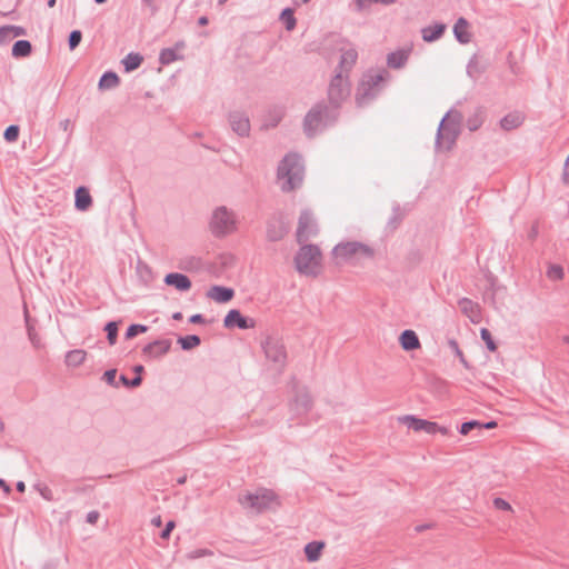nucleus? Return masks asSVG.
<instances>
[{
	"mask_svg": "<svg viewBox=\"0 0 569 569\" xmlns=\"http://www.w3.org/2000/svg\"><path fill=\"white\" fill-rule=\"evenodd\" d=\"M376 256L375 248L366 242L348 240L337 243L330 252V262L336 267L359 266L372 260Z\"/></svg>",
	"mask_w": 569,
	"mask_h": 569,
	"instance_id": "f257e3e1",
	"label": "nucleus"
},
{
	"mask_svg": "<svg viewBox=\"0 0 569 569\" xmlns=\"http://www.w3.org/2000/svg\"><path fill=\"white\" fill-rule=\"evenodd\" d=\"M302 181V167L296 154H288L278 168V183L283 191H291Z\"/></svg>",
	"mask_w": 569,
	"mask_h": 569,
	"instance_id": "f03ea898",
	"label": "nucleus"
},
{
	"mask_svg": "<svg viewBox=\"0 0 569 569\" xmlns=\"http://www.w3.org/2000/svg\"><path fill=\"white\" fill-rule=\"evenodd\" d=\"M298 272L306 276H317L322 269V253L315 244L302 246L295 257Z\"/></svg>",
	"mask_w": 569,
	"mask_h": 569,
	"instance_id": "7ed1b4c3",
	"label": "nucleus"
},
{
	"mask_svg": "<svg viewBox=\"0 0 569 569\" xmlns=\"http://www.w3.org/2000/svg\"><path fill=\"white\" fill-rule=\"evenodd\" d=\"M210 229L217 236H226L236 231L237 219L234 213L226 207L217 208L212 213Z\"/></svg>",
	"mask_w": 569,
	"mask_h": 569,
	"instance_id": "20e7f679",
	"label": "nucleus"
},
{
	"mask_svg": "<svg viewBox=\"0 0 569 569\" xmlns=\"http://www.w3.org/2000/svg\"><path fill=\"white\" fill-rule=\"evenodd\" d=\"M398 422L413 432H426L428 435H447L448 429L439 426L437 422L420 419L416 416L406 415L398 418Z\"/></svg>",
	"mask_w": 569,
	"mask_h": 569,
	"instance_id": "39448f33",
	"label": "nucleus"
},
{
	"mask_svg": "<svg viewBox=\"0 0 569 569\" xmlns=\"http://www.w3.org/2000/svg\"><path fill=\"white\" fill-rule=\"evenodd\" d=\"M242 503L257 511H261L277 506L279 502L274 492L268 489H259L254 493L246 495L242 499Z\"/></svg>",
	"mask_w": 569,
	"mask_h": 569,
	"instance_id": "423d86ee",
	"label": "nucleus"
},
{
	"mask_svg": "<svg viewBox=\"0 0 569 569\" xmlns=\"http://www.w3.org/2000/svg\"><path fill=\"white\" fill-rule=\"evenodd\" d=\"M458 136V121L447 116L440 123L438 131V142L441 148L449 149Z\"/></svg>",
	"mask_w": 569,
	"mask_h": 569,
	"instance_id": "0eeeda50",
	"label": "nucleus"
},
{
	"mask_svg": "<svg viewBox=\"0 0 569 569\" xmlns=\"http://www.w3.org/2000/svg\"><path fill=\"white\" fill-rule=\"evenodd\" d=\"M318 233V227L313 216L309 211H302L297 228L298 242L306 241Z\"/></svg>",
	"mask_w": 569,
	"mask_h": 569,
	"instance_id": "6e6552de",
	"label": "nucleus"
},
{
	"mask_svg": "<svg viewBox=\"0 0 569 569\" xmlns=\"http://www.w3.org/2000/svg\"><path fill=\"white\" fill-rule=\"evenodd\" d=\"M348 94V84L345 77L338 74L330 84L329 97L332 102L338 103Z\"/></svg>",
	"mask_w": 569,
	"mask_h": 569,
	"instance_id": "1a4fd4ad",
	"label": "nucleus"
},
{
	"mask_svg": "<svg viewBox=\"0 0 569 569\" xmlns=\"http://www.w3.org/2000/svg\"><path fill=\"white\" fill-rule=\"evenodd\" d=\"M459 307L462 313L466 315L471 322L479 323L481 321V309L478 303L465 298L459 301Z\"/></svg>",
	"mask_w": 569,
	"mask_h": 569,
	"instance_id": "9d476101",
	"label": "nucleus"
},
{
	"mask_svg": "<svg viewBox=\"0 0 569 569\" xmlns=\"http://www.w3.org/2000/svg\"><path fill=\"white\" fill-rule=\"evenodd\" d=\"M399 343L405 351H413L421 348L419 337L411 329H407L400 333Z\"/></svg>",
	"mask_w": 569,
	"mask_h": 569,
	"instance_id": "9b49d317",
	"label": "nucleus"
},
{
	"mask_svg": "<svg viewBox=\"0 0 569 569\" xmlns=\"http://www.w3.org/2000/svg\"><path fill=\"white\" fill-rule=\"evenodd\" d=\"M224 327L233 328L238 327L240 329H248L254 326L253 321H248L238 310H230L224 318Z\"/></svg>",
	"mask_w": 569,
	"mask_h": 569,
	"instance_id": "f8f14e48",
	"label": "nucleus"
},
{
	"mask_svg": "<svg viewBox=\"0 0 569 569\" xmlns=\"http://www.w3.org/2000/svg\"><path fill=\"white\" fill-rule=\"evenodd\" d=\"M171 347L169 340H158L144 347L143 353L151 358H159L166 355Z\"/></svg>",
	"mask_w": 569,
	"mask_h": 569,
	"instance_id": "ddd939ff",
	"label": "nucleus"
},
{
	"mask_svg": "<svg viewBox=\"0 0 569 569\" xmlns=\"http://www.w3.org/2000/svg\"><path fill=\"white\" fill-rule=\"evenodd\" d=\"M231 127L234 132H237L240 136H247L250 131V122L249 119L239 112L232 113L231 118Z\"/></svg>",
	"mask_w": 569,
	"mask_h": 569,
	"instance_id": "4468645a",
	"label": "nucleus"
},
{
	"mask_svg": "<svg viewBox=\"0 0 569 569\" xmlns=\"http://www.w3.org/2000/svg\"><path fill=\"white\" fill-rule=\"evenodd\" d=\"M164 282L181 291L189 290L191 287L189 278L182 273H169L166 276Z\"/></svg>",
	"mask_w": 569,
	"mask_h": 569,
	"instance_id": "2eb2a0df",
	"label": "nucleus"
},
{
	"mask_svg": "<svg viewBox=\"0 0 569 569\" xmlns=\"http://www.w3.org/2000/svg\"><path fill=\"white\" fill-rule=\"evenodd\" d=\"M326 547L323 541H311L305 547V555L309 562H316L321 558L322 551Z\"/></svg>",
	"mask_w": 569,
	"mask_h": 569,
	"instance_id": "dca6fc26",
	"label": "nucleus"
},
{
	"mask_svg": "<svg viewBox=\"0 0 569 569\" xmlns=\"http://www.w3.org/2000/svg\"><path fill=\"white\" fill-rule=\"evenodd\" d=\"M208 297L217 302H228L233 297V290L226 287L214 286L208 291Z\"/></svg>",
	"mask_w": 569,
	"mask_h": 569,
	"instance_id": "f3484780",
	"label": "nucleus"
},
{
	"mask_svg": "<svg viewBox=\"0 0 569 569\" xmlns=\"http://www.w3.org/2000/svg\"><path fill=\"white\" fill-rule=\"evenodd\" d=\"M266 355L276 363H282L286 359V351L282 345L277 342H268L266 346Z\"/></svg>",
	"mask_w": 569,
	"mask_h": 569,
	"instance_id": "a211bd4d",
	"label": "nucleus"
},
{
	"mask_svg": "<svg viewBox=\"0 0 569 569\" xmlns=\"http://www.w3.org/2000/svg\"><path fill=\"white\" fill-rule=\"evenodd\" d=\"M453 32H455L456 38L461 43H468L471 40L470 26L467 22V20H465L463 18H460L456 22V24L453 27Z\"/></svg>",
	"mask_w": 569,
	"mask_h": 569,
	"instance_id": "6ab92c4d",
	"label": "nucleus"
},
{
	"mask_svg": "<svg viewBox=\"0 0 569 569\" xmlns=\"http://www.w3.org/2000/svg\"><path fill=\"white\" fill-rule=\"evenodd\" d=\"M76 208L80 211H86L92 204V198L89 190L84 187H79L76 190Z\"/></svg>",
	"mask_w": 569,
	"mask_h": 569,
	"instance_id": "aec40b11",
	"label": "nucleus"
},
{
	"mask_svg": "<svg viewBox=\"0 0 569 569\" xmlns=\"http://www.w3.org/2000/svg\"><path fill=\"white\" fill-rule=\"evenodd\" d=\"M445 30H446V26L442 23H437V24H433L430 27H426L421 31L422 39L427 42L435 41L442 36Z\"/></svg>",
	"mask_w": 569,
	"mask_h": 569,
	"instance_id": "412c9836",
	"label": "nucleus"
},
{
	"mask_svg": "<svg viewBox=\"0 0 569 569\" xmlns=\"http://www.w3.org/2000/svg\"><path fill=\"white\" fill-rule=\"evenodd\" d=\"M23 29L14 26H6L0 28V43H6L13 38L23 34Z\"/></svg>",
	"mask_w": 569,
	"mask_h": 569,
	"instance_id": "4be33fe9",
	"label": "nucleus"
},
{
	"mask_svg": "<svg viewBox=\"0 0 569 569\" xmlns=\"http://www.w3.org/2000/svg\"><path fill=\"white\" fill-rule=\"evenodd\" d=\"M321 119H322L321 110H319V109L311 110L307 114L306 120H305L306 129L309 132L315 131L319 127Z\"/></svg>",
	"mask_w": 569,
	"mask_h": 569,
	"instance_id": "5701e85b",
	"label": "nucleus"
},
{
	"mask_svg": "<svg viewBox=\"0 0 569 569\" xmlns=\"http://www.w3.org/2000/svg\"><path fill=\"white\" fill-rule=\"evenodd\" d=\"M523 121L520 112H511L501 120V127L506 130L518 128Z\"/></svg>",
	"mask_w": 569,
	"mask_h": 569,
	"instance_id": "b1692460",
	"label": "nucleus"
},
{
	"mask_svg": "<svg viewBox=\"0 0 569 569\" xmlns=\"http://www.w3.org/2000/svg\"><path fill=\"white\" fill-rule=\"evenodd\" d=\"M409 57V50H398L388 56V64L392 68L402 67Z\"/></svg>",
	"mask_w": 569,
	"mask_h": 569,
	"instance_id": "393cba45",
	"label": "nucleus"
},
{
	"mask_svg": "<svg viewBox=\"0 0 569 569\" xmlns=\"http://www.w3.org/2000/svg\"><path fill=\"white\" fill-rule=\"evenodd\" d=\"M87 353L84 350H72L66 356V362L69 367H78L84 362Z\"/></svg>",
	"mask_w": 569,
	"mask_h": 569,
	"instance_id": "a878e982",
	"label": "nucleus"
},
{
	"mask_svg": "<svg viewBox=\"0 0 569 569\" xmlns=\"http://www.w3.org/2000/svg\"><path fill=\"white\" fill-rule=\"evenodd\" d=\"M358 54L355 49H346L340 59V67L342 70L350 69L357 61Z\"/></svg>",
	"mask_w": 569,
	"mask_h": 569,
	"instance_id": "bb28decb",
	"label": "nucleus"
},
{
	"mask_svg": "<svg viewBox=\"0 0 569 569\" xmlns=\"http://www.w3.org/2000/svg\"><path fill=\"white\" fill-rule=\"evenodd\" d=\"M31 52V44L27 40H19L12 47V54L16 58L27 57Z\"/></svg>",
	"mask_w": 569,
	"mask_h": 569,
	"instance_id": "cd10ccee",
	"label": "nucleus"
},
{
	"mask_svg": "<svg viewBox=\"0 0 569 569\" xmlns=\"http://www.w3.org/2000/svg\"><path fill=\"white\" fill-rule=\"evenodd\" d=\"M142 62V57L138 53H129L122 61L126 71H132L137 69Z\"/></svg>",
	"mask_w": 569,
	"mask_h": 569,
	"instance_id": "c85d7f7f",
	"label": "nucleus"
},
{
	"mask_svg": "<svg viewBox=\"0 0 569 569\" xmlns=\"http://www.w3.org/2000/svg\"><path fill=\"white\" fill-rule=\"evenodd\" d=\"M118 83H119L118 76L112 72H107L101 77V79L99 81V87H100V89H110V88L116 87Z\"/></svg>",
	"mask_w": 569,
	"mask_h": 569,
	"instance_id": "c756f323",
	"label": "nucleus"
},
{
	"mask_svg": "<svg viewBox=\"0 0 569 569\" xmlns=\"http://www.w3.org/2000/svg\"><path fill=\"white\" fill-rule=\"evenodd\" d=\"M546 274L552 281H561L565 277V271L560 264H550Z\"/></svg>",
	"mask_w": 569,
	"mask_h": 569,
	"instance_id": "7c9ffc66",
	"label": "nucleus"
},
{
	"mask_svg": "<svg viewBox=\"0 0 569 569\" xmlns=\"http://www.w3.org/2000/svg\"><path fill=\"white\" fill-rule=\"evenodd\" d=\"M492 506L498 511L507 512L510 515H512L515 512V509L512 508L510 502H508L506 499H503L501 497L493 498Z\"/></svg>",
	"mask_w": 569,
	"mask_h": 569,
	"instance_id": "2f4dec72",
	"label": "nucleus"
},
{
	"mask_svg": "<svg viewBox=\"0 0 569 569\" xmlns=\"http://www.w3.org/2000/svg\"><path fill=\"white\" fill-rule=\"evenodd\" d=\"M178 342L184 350H189L196 348L200 343V338L198 336L191 335L187 337L179 338Z\"/></svg>",
	"mask_w": 569,
	"mask_h": 569,
	"instance_id": "473e14b6",
	"label": "nucleus"
},
{
	"mask_svg": "<svg viewBox=\"0 0 569 569\" xmlns=\"http://www.w3.org/2000/svg\"><path fill=\"white\" fill-rule=\"evenodd\" d=\"M480 336H481V339L485 341L487 348L491 351V352H495L497 350V345L490 333V331L486 328H482L480 330Z\"/></svg>",
	"mask_w": 569,
	"mask_h": 569,
	"instance_id": "72a5a7b5",
	"label": "nucleus"
},
{
	"mask_svg": "<svg viewBox=\"0 0 569 569\" xmlns=\"http://www.w3.org/2000/svg\"><path fill=\"white\" fill-rule=\"evenodd\" d=\"M281 20L286 23V27L288 30H291L295 28L296 20L293 17V12L290 9H286L281 13Z\"/></svg>",
	"mask_w": 569,
	"mask_h": 569,
	"instance_id": "f704fd0d",
	"label": "nucleus"
},
{
	"mask_svg": "<svg viewBox=\"0 0 569 569\" xmlns=\"http://www.w3.org/2000/svg\"><path fill=\"white\" fill-rule=\"evenodd\" d=\"M106 331L108 332V340L110 345H113L117 339L118 327L116 322H109L106 327Z\"/></svg>",
	"mask_w": 569,
	"mask_h": 569,
	"instance_id": "c9c22d12",
	"label": "nucleus"
},
{
	"mask_svg": "<svg viewBox=\"0 0 569 569\" xmlns=\"http://www.w3.org/2000/svg\"><path fill=\"white\" fill-rule=\"evenodd\" d=\"M177 59L176 52L173 49H164L160 53V60L162 63H170Z\"/></svg>",
	"mask_w": 569,
	"mask_h": 569,
	"instance_id": "e433bc0d",
	"label": "nucleus"
},
{
	"mask_svg": "<svg viewBox=\"0 0 569 569\" xmlns=\"http://www.w3.org/2000/svg\"><path fill=\"white\" fill-rule=\"evenodd\" d=\"M19 136V128L17 126H10L4 131V139L9 142L16 141Z\"/></svg>",
	"mask_w": 569,
	"mask_h": 569,
	"instance_id": "4c0bfd02",
	"label": "nucleus"
},
{
	"mask_svg": "<svg viewBox=\"0 0 569 569\" xmlns=\"http://www.w3.org/2000/svg\"><path fill=\"white\" fill-rule=\"evenodd\" d=\"M146 331H147L146 326L132 325L128 328L126 336L128 339H131V338L136 337L138 333H142Z\"/></svg>",
	"mask_w": 569,
	"mask_h": 569,
	"instance_id": "58836bf2",
	"label": "nucleus"
},
{
	"mask_svg": "<svg viewBox=\"0 0 569 569\" xmlns=\"http://www.w3.org/2000/svg\"><path fill=\"white\" fill-rule=\"evenodd\" d=\"M17 3V0H0V12L7 14L11 12Z\"/></svg>",
	"mask_w": 569,
	"mask_h": 569,
	"instance_id": "ea45409f",
	"label": "nucleus"
},
{
	"mask_svg": "<svg viewBox=\"0 0 569 569\" xmlns=\"http://www.w3.org/2000/svg\"><path fill=\"white\" fill-rule=\"evenodd\" d=\"M81 32L78 31V30H74L70 33V37H69V47L71 50H73L81 41Z\"/></svg>",
	"mask_w": 569,
	"mask_h": 569,
	"instance_id": "a19ab883",
	"label": "nucleus"
},
{
	"mask_svg": "<svg viewBox=\"0 0 569 569\" xmlns=\"http://www.w3.org/2000/svg\"><path fill=\"white\" fill-rule=\"evenodd\" d=\"M481 427L478 421H468L461 425L460 432L462 435H468L472 429Z\"/></svg>",
	"mask_w": 569,
	"mask_h": 569,
	"instance_id": "79ce46f5",
	"label": "nucleus"
},
{
	"mask_svg": "<svg viewBox=\"0 0 569 569\" xmlns=\"http://www.w3.org/2000/svg\"><path fill=\"white\" fill-rule=\"evenodd\" d=\"M176 527V523L174 521H169L166 526V529L162 531L161 533V538L162 539H168L170 537V533L171 531L173 530V528Z\"/></svg>",
	"mask_w": 569,
	"mask_h": 569,
	"instance_id": "37998d69",
	"label": "nucleus"
},
{
	"mask_svg": "<svg viewBox=\"0 0 569 569\" xmlns=\"http://www.w3.org/2000/svg\"><path fill=\"white\" fill-rule=\"evenodd\" d=\"M562 180L565 183L569 184V156L567 157L563 166Z\"/></svg>",
	"mask_w": 569,
	"mask_h": 569,
	"instance_id": "c03bdc74",
	"label": "nucleus"
},
{
	"mask_svg": "<svg viewBox=\"0 0 569 569\" xmlns=\"http://www.w3.org/2000/svg\"><path fill=\"white\" fill-rule=\"evenodd\" d=\"M99 519V512L98 511H91L87 516V521L91 525H94Z\"/></svg>",
	"mask_w": 569,
	"mask_h": 569,
	"instance_id": "a18cd8bd",
	"label": "nucleus"
},
{
	"mask_svg": "<svg viewBox=\"0 0 569 569\" xmlns=\"http://www.w3.org/2000/svg\"><path fill=\"white\" fill-rule=\"evenodd\" d=\"M451 345L453 346V348H455V350H456V353L458 355V357H459L460 361H461L465 366H467V362H466L465 356H463V353L461 352V350L459 349V347H458L457 342L452 341V343H451Z\"/></svg>",
	"mask_w": 569,
	"mask_h": 569,
	"instance_id": "49530a36",
	"label": "nucleus"
},
{
	"mask_svg": "<svg viewBox=\"0 0 569 569\" xmlns=\"http://www.w3.org/2000/svg\"><path fill=\"white\" fill-rule=\"evenodd\" d=\"M451 345L453 346V348H455V350H456V353L458 355V357H459L460 361H461L465 366H467V362H466L465 356H463V353L461 352V350L459 349V347H458L457 342L452 341V343H451Z\"/></svg>",
	"mask_w": 569,
	"mask_h": 569,
	"instance_id": "de8ad7c7",
	"label": "nucleus"
},
{
	"mask_svg": "<svg viewBox=\"0 0 569 569\" xmlns=\"http://www.w3.org/2000/svg\"><path fill=\"white\" fill-rule=\"evenodd\" d=\"M366 2H373V0H358L359 6H363ZM375 2H381L383 4H390L395 2V0H375Z\"/></svg>",
	"mask_w": 569,
	"mask_h": 569,
	"instance_id": "09e8293b",
	"label": "nucleus"
},
{
	"mask_svg": "<svg viewBox=\"0 0 569 569\" xmlns=\"http://www.w3.org/2000/svg\"><path fill=\"white\" fill-rule=\"evenodd\" d=\"M104 378L109 383H113L116 379V370H109L104 373Z\"/></svg>",
	"mask_w": 569,
	"mask_h": 569,
	"instance_id": "8fccbe9b",
	"label": "nucleus"
},
{
	"mask_svg": "<svg viewBox=\"0 0 569 569\" xmlns=\"http://www.w3.org/2000/svg\"><path fill=\"white\" fill-rule=\"evenodd\" d=\"M151 523L154 526V527H161L162 525V519L160 516H156L151 519Z\"/></svg>",
	"mask_w": 569,
	"mask_h": 569,
	"instance_id": "3c124183",
	"label": "nucleus"
},
{
	"mask_svg": "<svg viewBox=\"0 0 569 569\" xmlns=\"http://www.w3.org/2000/svg\"><path fill=\"white\" fill-rule=\"evenodd\" d=\"M0 487L7 492H10V487L7 485V482L3 479H0Z\"/></svg>",
	"mask_w": 569,
	"mask_h": 569,
	"instance_id": "603ef678",
	"label": "nucleus"
},
{
	"mask_svg": "<svg viewBox=\"0 0 569 569\" xmlns=\"http://www.w3.org/2000/svg\"><path fill=\"white\" fill-rule=\"evenodd\" d=\"M140 383H141V378H140V377H137V378H134V379L130 382V386H132V387H138Z\"/></svg>",
	"mask_w": 569,
	"mask_h": 569,
	"instance_id": "864d4df0",
	"label": "nucleus"
},
{
	"mask_svg": "<svg viewBox=\"0 0 569 569\" xmlns=\"http://www.w3.org/2000/svg\"><path fill=\"white\" fill-rule=\"evenodd\" d=\"M486 429H493L497 427V422L496 421H489L487 422L485 426H483Z\"/></svg>",
	"mask_w": 569,
	"mask_h": 569,
	"instance_id": "5fc2aeb1",
	"label": "nucleus"
},
{
	"mask_svg": "<svg viewBox=\"0 0 569 569\" xmlns=\"http://www.w3.org/2000/svg\"><path fill=\"white\" fill-rule=\"evenodd\" d=\"M17 489L20 491V492H23L26 490V485L23 481H19L17 483Z\"/></svg>",
	"mask_w": 569,
	"mask_h": 569,
	"instance_id": "6e6d98bb",
	"label": "nucleus"
},
{
	"mask_svg": "<svg viewBox=\"0 0 569 569\" xmlns=\"http://www.w3.org/2000/svg\"><path fill=\"white\" fill-rule=\"evenodd\" d=\"M199 320H200V316L199 315H196V316L191 317V321L192 322H198Z\"/></svg>",
	"mask_w": 569,
	"mask_h": 569,
	"instance_id": "4d7b16f0",
	"label": "nucleus"
},
{
	"mask_svg": "<svg viewBox=\"0 0 569 569\" xmlns=\"http://www.w3.org/2000/svg\"><path fill=\"white\" fill-rule=\"evenodd\" d=\"M142 370H143V367H142V366H137V367L134 368V371H136V372H138V373L142 372Z\"/></svg>",
	"mask_w": 569,
	"mask_h": 569,
	"instance_id": "13d9d810",
	"label": "nucleus"
},
{
	"mask_svg": "<svg viewBox=\"0 0 569 569\" xmlns=\"http://www.w3.org/2000/svg\"><path fill=\"white\" fill-rule=\"evenodd\" d=\"M367 87H369V83L363 82V83L361 84L360 90L367 91Z\"/></svg>",
	"mask_w": 569,
	"mask_h": 569,
	"instance_id": "bf43d9fd",
	"label": "nucleus"
},
{
	"mask_svg": "<svg viewBox=\"0 0 569 569\" xmlns=\"http://www.w3.org/2000/svg\"><path fill=\"white\" fill-rule=\"evenodd\" d=\"M199 22L201 24H207L208 20H207V18L203 17V18H200Z\"/></svg>",
	"mask_w": 569,
	"mask_h": 569,
	"instance_id": "052dcab7",
	"label": "nucleus"
},
{
	"mask_svg": "<svg viewBox=\"0 0 569 569\" xmlns=\"http://www.w3.org/2000/svg\"><path fill=\"white\" fill-rule=\"evenodd\" d=\"M54 4H56V0H49L48 6L50 8L54 7Z\"/></svg>",
	"mask_w": 569,
	"mask_h": 569,
	"instance_id": "680f3d73",
	"label": "nucleus"
},
{
	"mask_svg": "<svg viewBox=\"0 0 569 569\" xmlns=\"http://www.w3.org/2000/svg\"><path fill=\"white\" fill-rule=\"evenodd\" d=\"M563 342H565L566 345H569V336L563 337Z\"/></svg>",
	"mask_w": 569,
	"mask_h": 569,
	"instance_id": "e2e57ef3",
	"label": "nucleus"
},
{
	"mask_svg": "<svg viewBox=\"0 0 569 569\" xmlns=\"http://www.w3.org/2000/svg\"><path fill=\"white\" fill-rule=\"evenodd\" d=\"M121 380H122L126 385H129L128 380H127L124 377H121Z\"/></svg>",
	"mask_w": 569,
	"mask_h": 569,
	"instance_id": "0e129e2a",
	"label": "nucleus"
},
{
	"mask_svg": "<svg viewBox=\"0 0 569 569\" xmlns=\"http://www.w3.org/2000/svg\"><path fill=\"white\" fill-rule=\"evenodd\" d=\"M107 0H96L97 3H103L106 2Z\"/></svg>",
	"mask_w": 569,
	"mask_h": 569,
	"instance_id": "69168bd1",
	"label": "nucleus"
},
{
	"mask_svg": "<svg viewBox=\"0 0 569 569\" xmlns=\"http://www.w3.org/2000/svg\"><path fill=\"white\" fill-rule=\"evenodd\" d=\"M303 2H308L309 0H302Z\"/></svg>",
	"mask_w": 569,
	"mask_h": 569,
	"instance_id": "338daca9",
	"label": "nucleus"
}]
</instances>
